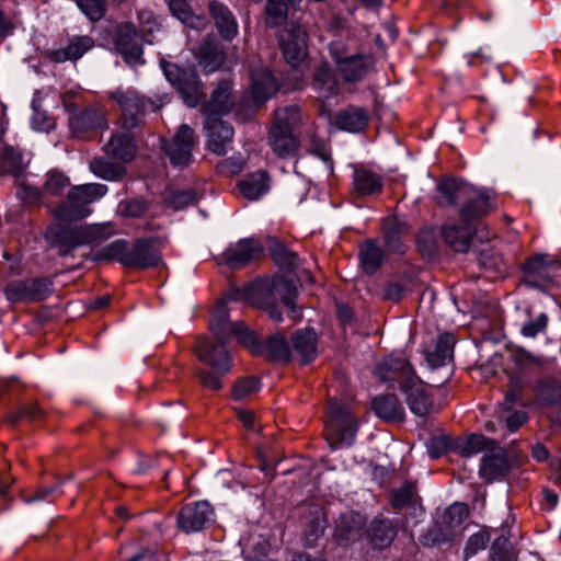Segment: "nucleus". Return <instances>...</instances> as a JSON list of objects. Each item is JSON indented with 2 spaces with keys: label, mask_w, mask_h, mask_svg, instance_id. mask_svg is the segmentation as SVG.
<instances>
[{
  "label": "nucleus",
  "mask_w": 561,
  "mask_h": 561,
  "mask_svg": "<svg viewBox=\"0 0 561 561\" xmlns=\"http://www.w3.org/2000/svg\"><path fill=\"white\" fill-rule=\"evenodd\" d=\"M377 375L382 381L399 382L407 404L415 415L425 416L434 412L432 396L404 357L390 355L378 365Z\"/></svg>",
  "instance_id": "nucleus-1"
},
{
  "label": "nucleus",
  "mask_w": 561,
  "mask_h": 561,
  "mask_svg": "<svg viewBox=\"0 0 561 561\" xmlns=\"http://www.w3.org/2000/svg\"><path fill=\"white\" fill-rule=\"evenodd\" d=\"M440 194L439 203L459 207V217L462 224L473 228L476 221L486 216L493 208L491 196L472 185L446 179L437 184Z\"/></svg>",
  "instance_id": "nucleus-2"
},
{
  "label": "nucleus",
  "mask_w": 561,
  "mask_h": 561,
  "mask_svg": "<svg viewBox=\"0 0 561 561\" xmlns=\"http://www.w3.org/2000/svg\"><path fill=\"white\" fill-rule=\"evenodd\" d=\"M106 192L107 186L99 183L73 186L68 191L64 202L50 207V214L59 221L83 219L91 214L89 206L103 197Z\"/></svg>",
  "instance_id": "nucleus-3"
},
{
  "label": "nucleus",
  "mask_w": 561,
  "mask_h": 561,
  "mask_svg": "<svg viewBox=\"0 0 561 561\" xmlns=\"http://www.w3.org/2000/svg\"><path fill=\"white\" fill-rule=\"evenodd\" d=\"M210 330L214 337L219 341H228L236 335L238 341L252 352H257L260 346L255 334L241 321L230 322L225 301H219L210 318Z\"/></svg>",
  "instance_id": "nucleus-4"
},
{
  "label": "nucleus",
  "mask_w": 561,
  "mask_h": 561,
  "mask_svg": "<svg viewBox=\"0 0 561 561\" xmlns=\"http://www.w3.org/2000/svg\"><path fill=\"white\" fill-rule=\"evenodd\" d=\"M357 433V421L351 412L332 401L328 407L327 439L331 447L351 446Z\"/></svg>",
  "instance_id": "nucleus-5"
},
{
  "label": "nucleus",
  "mask_w": 561,
  "mask_h": 561,
  "mask_svg": "<svg viewBox=\"0 0 561 561\" xmlns=\"http://www.w3.org/2000/svg\"><path fill=\"white\" fill-rule=\"evenodd\" d=\"M108 99L119 111V125L131 130L141 125L147 102L144 95L134 89L117 88L108 92Z\"/></svg>",
  "instance_id": "nucleus-6"
},
{
  "label": "nucleus",
  "mask_w": 561,
  "mask_h": 561,
  "mask_svg": "<svg viewBox=\"0 0 561 561\" xmlns=\"http://www.w3.org/2000/svg\"><path fill=\"white\" fill-rule=\"evenodd\" d=\"M469 516V507L456 502L448 506L439 519L425 535L426 542L440 545L453 541L459 535V528Z\"/></svg>",
  "instance_id": "nucleus-7"
},
{
  "label": "nucleus",
  "mask_w": 561,
  "mask_h": 561,
  "mask_svg": "<svg viewBox=\"0 0 561 561\" xmlns=\"http://www.w3.org/2000/svg\"><path fill=\"white\" fill-rule=\"evenodd\" d=\"M162 68L168 81L178 89L185 104L190 107L196 106L204 95L197 73L172 62H163Z\"/></svg>",
  "instance_id": "nucleus-8"
},
{
  "label": "nucleus",
  "mask_w": 561,
  "mask_h": 561,
  "mask_svg": "<svg viewBox=\"0 0 561 561\" xmlns=\"http://www.w3.org/2000/svg\"><path fill=\"white\" fill-rule=\"evenodd\" d=\"M307 31L294 21L287 22L279 34V45L286 62L298 68L307 56Z\"/></svg>",
  "instance_id": "nucleus-9"
},
{
  "label": "nucleus",
  "mask_w": 561,
  "mask_h": 561,
  "mask_svg": "<svg viewBox=\"0 0 561 561\" xmlns=\"http://www.w3.org/2000/svg\"><path fill=\"white\" fill-rule=\"evenodd\" d=\"M213 342L206 336H199L196 340L195 354L197 358L205 365L209 366L211 370L220 375H226L231 369V359L226 348L227 341H219L216 339Z\"/></svg>",
  "instance_id": "nucleus-10"
},
{
  "label": "nucleus",
  "mask_w": 561,
  "mask_h": 561,
  "mask_svg": "<svg viewBox=\"0 0 561 561\" xmlns=\"http://www.w3.org/2000/svg\"><path fill=\"white\" fill-rule=\"evenodd\" d=\"M53 290V283L47 277L10 282L4 294L9 301H41Z\"/></svg>",
  "instance_id": "nucleus-11"
},
{
  "label": "nucleus",
  "mask_w": 561,
  "mask_h": 561,
  "mask_svg": "<svg viewBox=\"0 0 561 561\" xmlns=\"http://www.w3.org/2000/svg\"><path fill=\"white\" fill-rule=\"evenodd\" d=\"M214 522V510L206 501L183 505L176 517V525L185 534L198 533Z\"/></svg>",
  "instance_id": "nucleus-12"
},
{
  "label": "nucleus",
  "mask_w": 561,
  "mask_h": 561,
  "mask_svg": "<svg viewBox=\"0 0 561 561\" xmlns=\"http://www.w3.org/2000/svg\"><path fill=\"white\" fill-rule=\"evenodd\" d=\"M195 146L194 130L188 125H181L171 141L162 146L164 154L173 167H185L192 161V150Z\"/></svg>",
  "instance_id": "nucleus-13"
},
{
  "label": "nucleus",
  "mask_w": 561,
  "mask_h": 561,
  "mask_svg": "<svg viewBox=\"0 0 561 561\" xmlns=\"http://www.w3.org/2000/svg\"><path fill=\"white\" fill-rule=\"evenodd\" d=\"M154 239H138L122 259V264L127 267L145 270L156 267L162 263L159 249L153 247Z\"/></svg>",
  "instance_id": "nucleus-14"
},
{
  "label": "nucleus",
  "mask_w": 561,
  "mask_h": 561,
  "mask_svg": "<svg viewBox=\"0 0 561 561\" xmlns=\"http://www.w3.org/2000/svg\"><path fill=\"white\" fill-rule=\"evenodd\" d=\"M69 125L73 134L83 137L89 131L107 127L106 111L100 105H91L78 113L71 112Z\"/></svg>",
  "instance_id": "nucleus-15"
},
{
  "label": "nucleus",
  "mask_w": 561,
  "mask_h": 561,
  "mask_svg": "<svg viewBox=\"0 0 561 561\" xmlns=\"http://www.w3.org/2000/svg\"><path fill=\"white\" fill-rule=\"evenodd\" d=\"M263 253V248L254 239H242L230 245L221 254V262L230 268H240L255 260Z\"/></svg>",
  "instance_id": "nucleus-16"
},
{
  "label": "nucleus",
  "mask_w": 561,
  "mask_h": 561,
  "mask_svg": "<svg viewBox=\"0 0 561 561\" xmlns=\"http://www.w3.org/2000/svg\"><path fill=\"white\" fill-rule=\"evenodd\" d=\"M142 33L131 23L119 24L116 28L115 45L128 62L138 61L142 55Z\"/></svg>",
  "instance_id": "nucleus-17"
},
{
  "label": "nucleus",
  "mask_w": 561,
  "mask_h": 561,
  "mask_svg": "<svg viewBox=\"0 0 561 561\" xmlns=\"http://www.w3.org/2000/svg\"><path fill=\"white\" fill-rule=\"evenodd\" d=\"M205 127L207 129V145L209 150L218 156L227 152V146L233 138L232 126L220 119V116H206Z\"/></svg>",
  "instance_id": "nucleus-18"
},
{
  "label": "nucleus",
  "mask_w": 561,
  "mask_h": 561,
  "mask_svg": "<svg viewBox=\"0 0 561 561\" xmlns=\"http://www.w3.org/2000/svg\"><path fill=\"white\" fill-rule=\"evenodd\" d=\"M365 523V517L357 512L342 513L335 520L334 539L342 545L357 541L362 537Z\"/></svg>",
  "instance_id": "nucleus-19"
},
{
  "label": "nucleus",
  "mask_w": 561,
  "mask_h": 561,
  "mask_svg": "<svg viewBox=\"0 0 561 561\" xmlns=\"http://www.w3.org/2000/svg\"><path fill=\"white\" fill-rule=\"evenodd\" d=\"M94 46V39L89 35H75L69 38L65 47L58 49H48L45 51L46 58L56 64L66 61H76Z\"/></svg>",
  "instance_id": "nucleus-20"
},
{
  "label": "nucleus",
  "mask_w": 561,
  "mask_h": 561,
  "mask_svg": "<svg viewBox=\"0 0 561 561\" xmlns=\"http://www.w3.org/2000/svg\"><path fill=\"white\" fill-rule=\"evenodd\" d=\"M375 59L368 54H352L336 66L339 75L345 82L362 81L374 70Z\"/></svg>",
  "instance_id": "nucleus-21"
},
{
  "label": "nucleus",
  "mask_w": 561,
  "mask_h": 561,
  "mask_svg": "<svg viewBox=\"0 0 561 561\" xmlns=\"http://www.w3.org/2000/svg\"><path fill=\"white\" fill-rule=\"evenodd\" d=\"M398 535V525L385 516H376L369 523L366 529L367 540L375 549H386L396 539Z\"/></svg>",
  "instance_id": "nucleus-22"
},
{
  "label": "nucleus",
  "mask_w": 561,
  "mask_h": 561,
  "mask_svg": "<svg viewBox=\"0 0 561 561\" xmlns=\"http://www.w3.org/2000/svg\"><path fill=\"white\" fill-rule=\"evenodd\" d=\"M234 96L230 81H220L211 92L210 99L203 106L205 116H221L228 114L234 106Z\"/></svg>",
  "instance_id": "nucleus-23"
},
{
  "label": "nucleus",
  "mask_w": 561,
  "mask_h": 561,
  "mask_svg": "<svg viewBox=\"0 0 561 561\" xmlns=\"http://www.w3.org/2000/svg\"><path fill=\"white\" fill-rule=\"evenodd\" d=\"M81 245H85L81 227H58L51 232L50 247L56 248L60 256H69Z\"/></svg>",
  "instance_id": "nucleus-24"
},
{
  "label": "nucleus",
  "mask_w": 561,
  "mask_h": 561,
  "mask_svg": "<svg viewBox=\"0 0 561 561\" xmlns=\"http://www.w3.org/2000/svg\"><path fill=\"white\" fill-rule=\"evenodd\" d=\"M267 140L273 152L280 159L294 157L300 147L299 139L294 131L283 130L282 128L272 126Z\"/></svg>",
  "instance_id": "nucleus-25"
},
{
  "label": "nucleus",
  "mask_w": 561,
  "mask_h": 561,
  "mask_svg": "<svg viewBox=\"0 0 561 561\" xmlns=\"http://www.w3.org/2000/svg\"><path fill=\"white\" fill-rule=\"evenodd\" d=\"M456 340L451 333L439 334L432 348L426 352V362L432 368L445 366L454 359Z\"/></svg>",
  "instance_id": "nucleus-26"
},
{
  "label": "nucleus",
  "mask_w": 561,
  "mask_h": 561,
  "mask_svg": "<svg viewBox=\"0 0 561 561\" xmlns=\"http://www.w3.org/2000/svg\"><path fill=\"white\" fill-rule=\"evenodd\" d=\"M312 89L320 99H330L340 92V85L334 72L327 62L320 64L313 73Z\"/></svg>",
  "instance_id": "nucleus-27"
},
{
  "label": "nucleus",
  "mask_w": 561,
  "mask_h": 561,
  "mask_svg": "<svg viewBox=\"0 0 561 561\" xmlns=\"http://www.w3.org/2000/svg\"><path fill=\"white\" fill-rule=\"evenodd\" d=\"M382 178L367 169H356L353 174V190L356 196L365 197L380 194L382 191Z\"/></svg>",
  "instance_id": "nucleus-28"
},
{
  "label": "nucleus",
  "mask_w": 561,
  "mask_h": 561,
  "mask_svg": "<svg viewBox=\"0 0 561 561\" xmlns=\"http://www.w3.org/2000/svg\"><path fill=\"white\" fill-rule=\"evenodd\" d=\"M376 415L388 422H401L404 419V408L394 394H383L371 401Z\"/></svg>",
  "instance_id": "nucleus-29"
},
{
  "label": "nucleus",
  "mask_w": 561,
  "mask_h": 561,
  "mask_svg": "<svg viewBox=\"0 0 561 561\" xmlns=\"http://www.w3.org/2000/svg\"><path fill=\"white\" fill-rule=\"evenodd\" d=\"M268 290L274 297H279L283 304L289 308L291 318L295 321L301 318V313L295 305L297 289L289 279L283 276L274 277L270 283Z\"/></svg>",
  "instance_id": "nucleus-30"
},
{
  "label": "nucleus",
  "mask_w": 561,
  "mask_h": 561,
  "mask_svg": "<svg viewBox=\"0 0 561 561\" xmlns=\"http://www.w3.org/2000/svg\"><path fill=\"white\" fill-rule=\"evenodd\" d=\"M293 350L304 364L312 362L317 356V333L313 329L298 330L291 336Z\"/></svg>",
  "instance_id": "nucleus-31"
},
{
  "label": "nucleus",
  "mask_w": 561,
  "mask_h": 561,
  "mask_svg": "<svg viewBox=\"0 0 561 561\" xmlns=\"http://www.w3.org/2000/svg\"><path fill=\"white\" fill-rule=\"evenodd\" d=\"M251 94L256 104H263L276 91V81L267 70H257L251 73Z\"/></svg>",
  "instance_id": "nucleus-32"
},
{
  "label": "nucleus",
  "mask_w": 561,
  "mask_h": 561,
  "mask_svg": "<svg viewBox=\"0 0 561 561\" xmlns=\"http://www.w3.org/2000/svg\"><path fill=\"white\" fill-rule=\"evenodd\" d=\"M510 465L503 451L486 454L482 458L479 473L482 479L493 481L505 476Z\"/></svg>",
  "instance_id": "nucleus-33"
},
{
  "label": "nucleus",
  "mask_w": 561,
  "mask_h": 561,
  "mask_svg": "<svg viewBox=\"0 0 561 561\" xmlns=\"http://www.w3.org/2000/svg\"><path fill=\"white\" fill-rule=\"evenodd\" d=\"M209 12L220 35L226 39L233 38L238 32V24L229 9L218 1H211Z\"/></svg>",
  "instance_id": "nucleus-34"
},
{
  "label": "nucleus",
  "mask_w": 561,
  "mask_h": 561,
  "mask_svg": "<svg viewBox=\"0 0 561 561\" xmlns=\"http://www.w3.org/2000/svg\"><path fill=\"white\" fill-rule=\"evenodd\" d=\"M473 233V228L466 224H462L461 227L457 225H447L443 228V238L445 242L457 252L468 251Z\"/></svg>",
  "instance_id": "nucleus-35"
},
{
  "label": "nucleus",
  "mask_w": 561,
  "mask_h": 561,
  "mask_svg": "<svg viewBox=\"0 0 561 561\" xmlns=\"http://www.w3.org/2000/svg\"><path fill=\"white\" fill-rule=\"evenodd\" d=\"M368 124L367 112L362 107L350 106L340 111L335 117V125L343 130L357 133Z\"/></svg>",
  "instance_id": "nucleus-36"
},
{
  "label": "nucleus",
  "mask_w": 561,
  "mask_h": 561,
  "mask_svg": "<svg viewBox=\"0 0 561 561\" xmlns=\"http://www.w3.org/2000/svg\"><path fill=\"white\" fill-rule=\"evenodd\" d=\"M238 188L244 198L255 201L268 191V175L265 171H257L240 181Z\"/></svg>",
  "instance_id": "nucleus-37"
},
{
  "label": "nucleus",
  "mask_w": 561,
  "mask_h": 561,
  "mask_svg": "<svg viewBox=\"0 0 561 561\" xmlns=\"http://www.w3.org/2000/svg\"><path fill=\"white\" fill-rule=\"evenodd\" d=\"M105 151L108 156L126 162L134 158L136 152V145L130 135L117 134L108 140L105 147Z\"/></svg>",
  "instance_id": "nucleus-38"
},
{
  "label": "nucleus",
  "mask_w": 561,
  "mask_h": 561,
  "mask_svg": "<svg viewBox=\"0 0 561 561\" xmlns=\"http://www.w3.org/2000/svg\"><path fill=\"white\" fill-rule=\"evenodd\" d=\"M169 9L172 15L191 28L201 31L208 24V20L205 15H196L192 13L186 0H170Z\"/></svg>",
  "instance_id": "nucleus-39"
},
{
  "label": "nucleus",
  "mask_w": 561,
  "mask_h": 561,
  "mask_svg": "<svg viewBox=\"0 0 561 561\" xmlns=\"http://www.w3.org/2000/svg\"><path fill=\"white\" fill-rule=\"evenodd\" d=\"M27 163L23 153L12 146H5L0 152V171L3 174L20 176L24 173Z\"/></svg>",
  "instance_id": "nucleus-40"
},
{
  "label": "nucleus",
  "mask_w": 561,
  "mask_h": 561,
  "mask_svg": "<svg viewBox=\"0 0 561 561\" xmlns=\"http://www.w3.org/2000/svg\"><path fill=\"white\" fill-rule=\"evenodd\" d=\"M302 123L301 108L298 105H287L274 112L272 127L294 131Z\"/></svg>",
  "instance_id": "nucleus-41"
},
{
  "label": "nucleus",
  "mask_w": 561,
  "mask_h": 561,
  "mask_svg": "<svg viewBox=\"0 0 561 561\" xmlns=\"http://www.w3.org/2000/svg\"><path fill=\"white\" fill-rule=\"evenodd\" d=\"M405 230V225L399 221L397 218H387L383 221L385 241L390 251L397 253L404 252L402 236Z\"/></svg>",
  "instance_id": "nucleus-42"
},
{
  "label": "nucleus",
  "mask_w": 561,
  "mask_h": 561,
  "mask_svg": "<svg viewBox=\"0 0 561 561\" xmlns=\"http://www.w3.org/2000/svg\"><path fill=\"white\" fill-rule=\"evenodd\" d=\"M359 255L364 272L371 275L381 266L385 253L374 241H367Z\"/></svg>",
  "instance_id": "nucleus-43"
},
{
  "label": "nucleus",
  "mask_w": 561,
  "mask_h": 561,
  "mask_svg": "<svg viewBox=\"0 0 561 561\" xmlns=\"http://www.w3.org/2000/svg\"><path fill=\"white\" fill-rule=\"evenodd\" d=\"M90 170L99 178L106 181H116L122 179L126 170L119 163H114L105 158H94L90 162Z\"/></svg>",
  "instance_id": "nucleus-44"
},
{
  "label": "nucleus",
  "mask_w": 561,
  "mask_h": 561,
  "mask_svg": "<svg viewBox=\"0 0 561 561\" xmlns=\"http://www.w3.org/2000/svg\"><path fill=\"white\" fill-rule=\"evenodd\" d=\"M536 393L539 400L547 405H560L561 385L554 379L545 378L537 382Z\"/></svg>",
  "instance_id": "nucleus-45"
},
{
  "label": "nucleus",
  "mask_w": 561,
  "mask_h": 561,
  "mask_svg": "<svg viewBox=\"0 0 561 561\" xmlns=\"http://www.w3.org/2000/svg\"><path fill=\"white\" fill-rule=\"evenodd\" d=\"M70 185L69 178L58 170L46 173L43 192L46 196H58Z\"/></svg>",
  "instance_id": "nucleus-46"
},
{
  "label": "nucleus",
  "mask_w": 561,
  "mask_h": 561,
  "mask_svg": "<svg viewBox=\"0 0 561 561\" xmlns=\"http://www.w3.org/2000/svg\"><path fill=\"white\" fill-rule=\"evenodd\" d=\"M85 244L101 243L115 233L111 222L95 224L81 227Z\"/></svg>",
  "instance_id": "nucleus-47"
},
{
  "label": "nucleus",
  "mask_w": 561,
  "mask_h": 561,
  "mask_svg": "<svg viewBox=\"0 0 561 561\" xmlns=\"http://www.w3.org/2000/svg\"><path fill=\"white\" fill-rule=\"evenodd\" d=\"M265 348L271 360L287 362L290 358V347L286 339L279 333L267 339Z\"/></svg>",
  "instance_id": "nucleus-48"
},
{
  "label": "nucleus",
  "mask_w": 561,
  "mask_h": 561,
  "mask_svg": "<svg viewBox=\"0 0 561 561\" xmlns=\"http://www.w3.org/2000/svg\"><path fill=\"white\" fill-rule=\"evenodd\" d=\"M128 253V243L125 240H115L100 250L94 255V261H111L117 260L122 264V259Z\"/></svg>",
  "instance_id": "nucleus-49"
},
{
  "label": "nucleus",
  "mask_w": 561,
  "mask_h": 561,
  "mask_svg": "<svg viewBox=\"0 0 561 561\" xmlns=\"http://www.w3.org/2000/svg\"><path fill=\"white\" fill-rule=\"evenodd\" d=\"M284 0H267L265 4V23L270 27L282 25L287 18V5Z\"/></svg>",
  "instance_id": "nucleus-50"
},
{
  "label": "nucleus",
  "mask_w": 561,
  "mask_h": 561,
  "mask_svg": "<svg viewBox=\"0 0 561 561\" xmlns=\"http://www.w3.org/2000/svg\"><path fill=\"white\" fill-rule=\"evenodd\" d=\"M479 265L486 272L493 273V276L504 275L507 272L506 264L502 256L492 250H482L478 257Z\"/></svg>",
  "instance_id": "nucleus-51"
},
{
  "label": "nucleus",
  "mask_w": 561,
  "mask_h": 561,
  "mask_svg": "<svg viewBox=\"0 0 561 561\" xmlns=\"http://www.w3.org/2000/svg\"><path fill=\"white\" fill-rule=\"evenodd\" d=\"M225 56L221 50L211 45H205L199 51V65L207 72H213L221 67Z\"/></svg>",
  "instance_id": "nucleus-52"
},
{
  "label": "nucleus",
  "mask_w": 561,
  "mask_h": 561,
  "mask_svg": "<svg viewBox=\"0 0 561 561\" xmlns=\"http://www.w3.org/2000/svg\"><path fill=\"white\" fill-rule=\"evenodd\" d=\"M493 445L494 442L492 439H489L481 434H472L458 445V448L462 455L468 457L489 449L493 447Z\"/></svg>",
  "instance_id": "nucleus-53"
},
{
  "label": "nucleus",
  "mask_w": 561,
  "mask_h": 561,
  "mask_svg": "<svg viewBox=\"0 0 561 561\" xmlns=\"http://www.w3.org/2000/svg\"><path fill=\"white\" fill-rule=\"evenodd\" d=\"M274 262L282 268H295L298 265V255L282 243H275L271 248Z\"/></svg>",
  "instance_id": "nucleus-54"
},
{
  "label": "nucleus",
  "mask_w": 561,
  "mask_h": 561,
  "mask_svg": "<svg viewBox=\"0 0 561 561\" xmlns=\"http://www.w3.org/2000/svg\"><path fill=\"white\" fill-rule=\"evenodd\" d=\"M77 5L91 22L102 20L106 13L104 0H77Z\"/></svg>",
  "instance_id": "nucleus-55"
},
{
  "label": "nucleus",
  "mask_w": 561,
  "mask_h": 561,
  "mask_svg": "<svg viewBox=\"0 0 561 561\" xmlns=\"http://www.w3.org/2000/svg\"><path fill=\"white\" fill-rule=\"evenodd\" d=\"M165 202L174 209H183L196 202V194L191 191H169L164 197Z\"/></svg>",
  "instance_id": "nucleus-56"
},
{
  "label": "nucleus",
  "mask_w": 561,
  "mask_h": 561,
  "mask_svg": "<svg viewBox=\"0 0 561 561\" xmlns=\"http://www.w3.org/2000/svg\"><path fill=\"white\" fill-rule=\"evenodd\" d=\"M499 421L513 433L527 421V414L524 411L512 412L510 408L499 409Z\"/></svg>",
  "instance_id": "nucleus-57"
},
{
  "label": "nucleus",
  "mask_w": 561,
  "mask_h": 561,
  "mask_svg": "<svg viewBox=\"0 0 561 561\" xmlns=\"http://www.w3.org/2000/svg\"><path fill=\"white\" fill-rule=\"evenodd\" d=\"M148 208L147 203L140 198L122 201L118 204L117 211L122 217L137 218L142 216Z\"/></svg>",
  "instance_id": "nucleus-58"
},
{
  "label": "nucleus",
  "mask_w": 561,
  "mask_h": 561,
  "mask_svg": "<svg viewBox=\"0 0 561 561\" xmlns=\"http://www.w3.org/2000/svg\"><path fill=\"white\" fill-rule=\"evenodd\" d=\"M548 255L537 254L526 260L523 264V272L527 282L530 276L542 275L549 267Z\"/></svg>",
  "instance_id": "nucleus-59"
},
{
  "label": "nucleus",
  "mask_w": 561,
  "mask_h": 561,
  "mask_svg": "<svg viewBox=\"0 0 561 561\" xmlns=\"http://www.w3.org/2000/svg\"><path fill=\"white\" fill-rule=\"evenodd\" d=\"M489 541L490 534L486 530H480L471 535L463 549L465 561H468L478 551L485 549Z\"/></svg>",
  "instance_id": "nucleus-60"
},
{
  "label": "nucleus",
  "mask_w": 561,
  "mask_h": 561,
  "mask_svg": "<svg viewBox=\"0 0 561 561\" xmlns=\"http://www.w3.org/2000/svg\"><path fill=\"white\" fill-rule=\"evenodd\" d=\"M259 389V379L254 376L240 378L232 388V397L241 400L255 392Z\"/></svg>",
  "instance_id": "nucleus-61"
},
{
  "label": "nucleus",
  "mask_w": 561,
  "mask_h": 561,
  "mask_svg": "<svg viewBox=\"0 0 561 561\" xmlns=\"http://www.w3.org/2000/svg\"><path fill=\"white\" fill-rule=\"evenodd\" d=\"M514 360L519 368L542 367L547 359L540 355H534L524 348H517L514 352Z\"/></svg>",
  "instance_id": "nucleus-62"
},
{
  "label": "nucleus",
  "mask_w": 561,
  "mask_h": 561,
  "mask_svg": "<svg viewBox=\"0 0 561 561\" xmlns=\"http://www.w3.org/2000/svg\"><path fill=\"white\" fill-rule=\"evenodd\" d=\"M415 494V485L413 483H407L393 492L391 504L394 508H402L413 502Z\"/></svg>",
  "instance_id": "nucleus-63"
},
{
  "label": "nucleus",
  "mask_w": 561,
  "mask_h": 561,
  "mask_svg": "<svg viewBox=\"0 0 561 561\" xmlns=\"http://www.w3.org/2000/svg\"><path fill=\"white\" fill-rule=\"evenodd\" d=\"M44 411L36 403H27L20 407L19 412L11 416L10 422L15 424L21 419L36 421L43 419Z\"/></svg>",
  "instance_id": "nucleus-64"
}]
</instances>
